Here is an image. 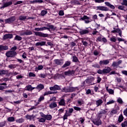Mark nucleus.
Masks as SVG:
<instances>
[{"label":"nucleus","instance_id":"obj_5","mask_svg":"<svg viewBox=\"0 0 127 127\" xmlns=\"http://www.w3.org/2000/svg\"><path fill=\"white\" fill-rule=\"evenodd\" d=\"M94 81H95V77L93 76H89L85 80L86 84L88 85H95Z\"/></svg>","mask_w":127,"mask_h":127},{"label":"nucleus","instance_id":"obj_44","mask_svg":"<svg viewBox=\"0 0 127 127\" xmlns=\"http://www.w3.org/2000/svg\"><path fill=\"white\" fill-rule=\"evenodd\" d=\"M63 113H64V108H61L58 110V114L59 115H62Z\"/></svg>","mask_w":127,"mask_h":127},{"label":"nucleus","instance_id":"obj_42","mask_svg":"<svg viewBox=\"0 0 127 127\" xmlns=\"http://www.w3.org/2000/svg\"><path fill=\"white\" fill-rule=\"evenodd\" d=\"M122 127H127V120L125 121L121 124Z\"/></svg>","mask_w":127,"mask_h":127},{"label":"nucleus","instance_id":"obj_14","mask_svg":"<svg viewBox=\"0 0 127 127\" xmlns=\"http://www.w3.org/2000/svg\"><path fill=\"white\" fill-rule=\"evenodd\" d=\"M97 9L99 10H102L104 11H108L109 10V8L104 6H99L97 7Z\"/></svg>","mask_w":127,"mask_h":127},{"label":"nucleus","instance_id":"obj_57","mask_svg":"<svg viewBox=\"0 0 127 127\" xmlns=\"http://www.w3.org/2000/svg\"><path fill=\"white\" fill-rule=\"evenodd\" d=\"M15 67H16L15 64H9L8 65V68H10V69H14Z\"/></svg>","mask_w":127,"mask_h":127},{"label":"nucleus","instance_id":"obj_13","mask_svg":"<svg viewBox=\"0 0 127 127\" xmlns=\"http://www.w3.org/2000/svg\"><path fill=\"white\" fill-rule=\"evenodd\" d=\"M64 74L66 76H71V75L75 74V71L74 70H69L67 71H64Z\"/></svg>","mask_w":127,"mask_h":127},{"label":"nucleus","instance_id":"obj_56","mask_svg":"<svg viewBox=\"0 0 127 127\" xmlns=\"http://www.w3.org/2000/svg\"><path fill=\"white\" fill-rule=\"evenodd\" d=\"M110 41H112V42H116L117 41V39H116V37H112L110 38Z\"/></svg>","mask_w":127,"mask_h":127},{"label":"nucleus","instance_id":"obj_60","mask_svg":"<svg viewBox=\"0 0 127 127\" xmlns=\"http://www.w3.org/2000/svg\"><path fill=\"white\" fill-rule=\"evenodd\" d=\"M118 9H120L121 10H125V6L120 5L118 6Z\"/></svg>","mask_w":127,"mask_h":127},{"label":"nucleus","instance_id":"obj_21","mask_svg":"<svg viewBox=\"0 0 127 127\" xmlns=\"http://www.w3.org/2000/svg\"><path fill=\"white\" fill-rule=\"evenodd\" d=\"M11 4H12V1H9V2L4 3L3 4V6L0 7V8H4V7H7V6H9V5H11Z\"/></svg>","mask_w":127,"mask_h":127},{"label":"nucleus","instance_id":"obj_48","mask_svg":"<svg viewBox=\"0 0 127 127\" xmlns=\"http://www.w3.org/2000/svg\"><path fill=\"white\" fill-rule=\"evenodd\" d=\"M77 103L78 105H80V106L83 105L84 104V101L82 100V99H79L77 100Z\"/></svg>","mask_w":127,"mask_h":127},{"label":"nucleus","instance_id":"obj_1","mask_svg":"<svg viewBox=\"0 0 127 127\" xmlns=\"http://www.w3.org/2000/svg\"><path fill=\"white\" fill-rule=\"evenodd\" d=\"M73 112H74V109L73 108H68V110H65V113L63 116L64 121L67 120L68 117H71L72 114H73Z\"/></svg>","mask_w":127,"mask_h":127},{"label":"nucleus","instance_id":"obj_53","mask_svg":"<svg viewBox=\"0 0 127 127\" xmlns=\"http://www.w3.org/2000/svg\"><path fill=\"white\" fill-rule=\"evenodd\" d=\"M26 119H27V120H32V119H33V116H31V115H26Z\"/></svg>","mask_w":127,"mask_h":127},{"label":"nucleus","instance_id":"obj_24","mask_svg":"<svg viewBox=\"0 0 127 127\" xmlns=\"http://www.w3.org/2000/svg\"><path fill=\"white\" fill-rule=\"evenodd\" d=\"M104 103V101L102 99H99L96 101V105L97 107H99L100 106H102V104Z\"/></svg>","mask_w":127,"mask_h":127},{"label":"nucleus","instance_id":"obj_36","mask_svg":"<svg viewBox=\"0 0 127 127\" xmlns=\"http://www.w3.org/2000/svg\"><path fill=\"white\" fill-rule=\"evenodd\" d=\"M27 18L26 16L20 15L19 16V20H25Z\"/></svg>","mask_w":127,"mask_h":127},{"label":"nucleus","instance_id":"obj_16","mask_svg":"<svg viewBox=\"0 0 127 127\" xmlns=\"http://www.w3.org/2000/svg\"><path fill=\"white\" fill-rule=\"evenodd\" d=\"M45 45H46V42L45 41L39 42L35 44L36 46H44Z\"/></svg>","mask_w":127,"mask_h":127},{"label":"nucleus","instance_id":"obj_26","mask_svg":"<svg viewBox=\"0 0 127 127\" xmlns=\"http://www.w3.org/2000/svg\"><path fill=\"white\" fill-rule=\"evenodd\" d=\"M58 93V92H57V91H55V92L47 91L44 93V96H47L48 95H52V94H57Z\"/></svg>","mask_w":127,"mask_h":127},{"label":"nucleus","instance_id":"obj_22","mask_svg":"<svg viewBox=\"0 0 127 127\" xmlns=\"http://www.w3.org/2000/svg\"><path fill=\"white\" fill-rule=\"evenodd\" d=\"M105 4L107 5V6H109V7H110L112 9H115L116 7L114 5L111 4L109 2H105Z\"/></svg>","mask_w":127,"mask_h":127},{"label":"nucleus","instance_id":"obj_8","mask_svg":"<svg viewBox=\"0 0 127 127\" xmlns=\"http://www.w3.org/2000/svg\"><path fill=\"white\" fill-rule=\"evenodd\" d=\"M50 90L51 91H57L61 90V87L59 85H55L54 86L50 87Z\"/></svg>","mask_w":127,"mask_h":127},{"label":"nucleus","instance_id":"obj_54","mask_svg":"<svg viewBox=\"0 0 127 127\" xmlns=\"http://www.w3.org/2000/svg\"><path fill=\"white\" fill-rule=\"evenodd\" d=\"M21 102H22V101L21 100H18L17 101H14L13 102V104L14 105H19V104H20V103H21Z\"/></svg>","mask_w":127,"mask_h":127},{"label":"nucleus","instance_id":"obj_23","mask_svg":"<svg viewBox=\"0 0 127 127\" xmlns=\"http://www.w3.org/2000/svg\"><path fill=\"white\" fill-rule=\"evenodd\" d=\"M49 106L50 109H54L57 107V103L56 102L51 103Z\"/></svg>","mask_w":127,"mask_h":127},{"label":"nucleus","instance_id":"obj_62","mask_svg":"<svg viewBox=\"0 0 127 127\" xmlns=\"http://www.w3.org/2000/svg\"><path fill=\"white\" fill-rule=\"evenodd\" d=\"M59 14L61 15V16H63V15H64V11L60 10L59 12Z\"/></svg>","mask_w":127,"mask_h":127},{"label":"nucleus","instance_id":"obj_45","mask_svg":"<svg viewBox=\"0 0 127 127\" xmlns=\"http://www.w3.org/2000/svg\"><path fill=\"white\" fill-rule=\"evenodd\" d=\"M116 33H119V35L122 37V30L120 28L116 29Z\"/></svg>","mask_w":127,"mask_h":127},{"label":"nucleus","instance_id":"obj_25","mask_svg":"<svg viewBox=\"0 0 127 127\" xmlns=\"http://www.w3.org/2000/svg\"><path fill=\"white\" fill-rule=\"evenodd\" d=\"M59 105L60 106H65L66 105V103H65V99H62L60 100V101L59 102Z\"/></svg>","mask_w":127,"mask_h":127},{"label":"nucleus","instance_id":"obj_39","mask_svg":"<svg viewBox=\"0 0 127 127\" xmlns=\"http://www.w3.org/2000/svg\"><path fill=\"white\" fill-rule=\"evenodd\" d=\"M7 121L8 122H9L10 123L14 122V121H15L14 117H9L7 118Z\"/></svg>","mask_w":127,"mask_h":127},{"label":"nucleus","instance_id":"obj_28","mask_svg":"<svg viewBox=\"0 0 127 127\" xmlns=\"http://www.w3.org/2000/svg\"><path fill=\"white\" fill-rule=\"evenodd\" d=\"M105 114H107V111L105 110H102L99 113L98 117H99V118H101V117H102L103 115H105Z\"/></svg>","mask_w":127,"mask_h":127},{"label":"nucleus","instance_id":"obj_61","mask_svg":"<svg viewBox=\"0 0 127 127\" xmlns=\"http://www.w3.org/2000/svg\"><path fill=\"white\" fill-rule=\"evenodd\" d=\"M122 5H126L127 6V0H123V2L122 3Z\"/></svg>","mask_w":127,"mask_h":127},{"label":"nucleus","instance_id":"obj_15","mask_svg":"<svg viewBox=\"0 0 127 127\" xmlns=\"http://www.w3.org/2000/svg\"><path fill=\"white\" fill-rule=\"evenodd\" d=\"M89 19H90V18L86 15H84L83 17L80 18L81 20H84L85 23H89V22H90Z\"/></svg>","mask_w":127,"mask_h":127},{"label":"nucleus","instance_id":"obj_18","mask_svg":"<svg viewBox=\"0 0 127 127\" xmlns=\"http://www.w3.org/2000/svg\"><path fill=\"white\" fill-rule=\"evenodd\" d=\"M89 30H83L81 29L79 31V33L80 35H84L85 34H88L89 33Z\"/></svg>","mask_w":127,"mask_h":127},{"label":"nucleus","instance_id":"obj_49","mask_svg":"<svg viewBox=\"0 0 127 127\" xmlns=\"http://www.w3.org/2000/svg\"><path fill=\"white\" fill-rule=\"evenodd\" d=\"M46 76H47V74L46 73H45V74H42V73L39 74V77H40V78H46Z\"/></svg>","mask_w":127,"mask_h":127},{"label":"nucleus","instance_id":"obj_12","mask_svg":"<svg viewBox=\"0 0 127 127\" xmlns=\"http://www.w3.org/2000/svg\"><path fill=\"white\" fill-rule=\"evenodd\" d=\"M71 65V61H67L65 62L64 65L62 66L63 69H65V68H67V67H69Z\"/></svg>","mask_w":127,"mask_h":127},{"label":"nucleus","instance_id":"obj_52","mask_svg":"<svg viewBox=\"0 0 127 127\" xmlns=\"http://www.w3.org/2000/svg\"><path fill=\"white\" fill-rule=\"evenodd\" d=\"M95 2L97 3H101L102 2H104L105 0H94Z\"/></svg>","mask_w":127,"mask_h":127},{"label":"nucleus","instance_id":"obj_55","mask_svg":"<svg viewBox=\"0 0 127 127\" xmlns=\"http://www.w3.org/2000/svg\"><path fill=\"white\" fill-rule=\"evenodd\" d=\"M96 30H97L96 29H94V30L92 31V34L93 35H96V34H97V33H99V32H98Z\"/></svg>","mask_w":127,"mask_h":127},{"label":"nucleus","instance_id":"obj_33","mask_svg":"<svg viewBox=\"0 0 127 127\" xmlns=\"http://www.w3.org/2000/svg\"><path fill=\"white\" fill-rule=\"evenodd\" d=\"M124 116H123V114H121L118 118V122L119 123H122V122H123V121H124Z\"/></svg>","mask_w":127,"mask_h":127},{"label":"nucleus","instance_id":"obj_10","mask_svg":"<svg viewBox=\"0 0 127 127\" xmlns=\"http://www.w3.org/2000/svg\"><path fill=\"white\" fill-rule=\"evenodd\" d=\"M13 37V35L12 34H6L3 37V39L5 40L6 39H11Z\"/></svg>","mask_w":127,"mask_h":127},{"label":"nucleus","instance_id":"obj_31","mask_svg":"<svg viewBox=\"0 0 127 127\" xmlns=\"http://www.w3.org/2000/svg\"><path fill=\"white\" fill-rule=\"evenodd\" d=\"M14 40H17V41H20L22 40V37H20V36L16 35L14 38Z\"/></svg>","mask_w":127,"mask_h":127},{"label":"nucleus","instance_id":"obj_51","mask_svg":"<svg viewBox=\"0 0 127 127\" xmlns=\"http://www.w3.org/2000/svg\"><path fill=\"white\" fill-rule=\"evenodd\" d=\"M92 67H94V68H97L98 69H100V68H101V66L98 64H93L92 65Z\"/></svg>","mask_w":127,"mask_h":127},{"label":"nucleus","instance_id":"obj_50","mask_svg":"<svg viewBox=\"0 0 127 127\" xmlns=\"http://www.w3.org/2000/svg\"><path fill=\"white\" fill-rule=\"evenodd\" d=\"M6 125V122L4 121L0 123V127H4Z\"/></svg>","mask_w":127,"mask_h":127},{"label":"nucleus","instance_id":"obj_38","mask_svg":"<svg viewBox=\"0 0 127 127\" xmlns=\"http://www.w3.org/2000/svg\"><path fill=\"white\" fill-rule=\"evenodd\" d=\"M25 35H31L32 34V31L29 30H26L25 31Z\"/></svg>","mask_w":127,"mask_h":127},{"label":"nucleus","instance_id":"obj_64","mask_svg":"<svg viewBox=\"0 0 127 127\" xmlns=\"http://www.w3.org/2000/svg\"><path fill=\"white\" fill-rule=\"evenodd\" d=\"M124 116L127 117V108H126L123 112Z\"/></svg>","mask_w":127,"mask_h":127},{"label":"nucleus","instance_id":"obj_4","mask_svg":"<svg viewBox=\"0 0 127 127\" xmlns=\"http://www.w3.org/2000/svg\"><path fill=\"white\" fill-rule=\"evenodd\" d=\"M5 55L7 58L15 57L17 55V53L15 51H8L6 52Z\"/></svg>","mask_w":127,"mask_h":127},{"label":"nucleus","instance_id":"obj_6","mask_svg":"<svg viewBox=\"0 0 127 127\" xmlns=\"http://www.w3.org/2000/svg\"><path fill=\"white\" fill-rule=\"evenodd\" d=\"M15 19H16L15 16H13L6 19H5V23H9V24H10V23H12L15 20Z\"/></svg>","mask_w":127,"mask_h":127},{"label":"nucleus","instance_id":"obj_19","mask_svg":"<svg viewBox=\"0 0 127 127\" xmlns=\"http://www.w3.org/2000/svg\"><path fill=\"white\" fill-rule=\"evenodd\" d=\"M34 89H35V87H32L31 85H28L25 87L26 91H30L31 92H32V90H34Z\"/></svg>","mask_w":127,"mask_h":127},{"label":"nucleus","instance_id":"obj_59","mask_svg":"<svg viewBox=\"0 0 127 127\" xmlns=\"http://www.w3.org/2000/svg\"><path fill=\"white\" fill-rule=\"evenodd\" d=\"M115 103V101L113 100H110L109 102L107 103V105H111L112 104H114Z\"/></svg>","mask_w":127,"mask_h":127},{"label":"nucleus","instance_id":"obj_43","mask_svg":"<svg viewBox=\"0 0 127 127\" xmlns=\"http://www.w3.org/2000/svg\"><path fill=\"white\" fill-rule=\"evenodd\" d=\"M73 109L74 110H75V111H77V112H81V111L82 110V109H81V108L77 106H74Z\"/></svg>","mask_w":127,"mask_h":127},{"label":"nucleus","instance_id":"obj_34","mask_svg":"<svg viewBox=\"0 0 127 127\" xmlns=\"http://www.w3.org/2000/svg\"><path fill=\"white\" fill-rule=\"evenodd\" d=\"M47 26H48V27H49L50 29H52V30H55L57 28L56 27H55L53 25H50V24H48Z\"/></svg>","mask_w":127,"mask_h":127},{"label":"nucleus","instance_id":"obj_30","mask_svg":"<svg viewBox=\"0 0 127 127\" xmlns=\"http://www.w3.org/2000/svg\"><path fill=\"white\" fill-rule=\"evenodd\" d=\"M35 89H38V90H43V89H44V85L42 84H40L37 85L36 87H35Z\"/></svg>","mask_w":127,"mask_h":127},{"label":"nucleus","instance_id":"obj_63","mask_svg":"<svg viewBox=\"0 0 127 127\" xmlns=\"http://www.w3.org/2000/svg\"><path fill=\"white\" fill-rule=\"evenodd\" d=\"M29 77H35V74L33 73V72H30L29 73Z\"/></svg>","mask_w":127,"mask_h":127},{"label":"nucleus","instance_id":"obj_46","mask_svg":"<svg viewBox=\"0 0 127 127\" xmlns=\"http://www.w3.org/2000/svg\"><path fill=\"white\" fill-rule=\"evenodd\" d=\"M47 10H42L41 12V15H42V16H44L45 14H47Z\"/></svg>","mask_w":127,"mask_h":127},{"label":"nucleus","instance_id":"obj_37","mask_svg":"<svg viewBox=\"0 0 127 127\" xmlns=\"http://www.w3.org/2000/svg\"><path fill=\"white\" fill-rule=\"evenodd\" d=\"M38 122H39V123H45V122L46 121L45 118H38Z\"/></svg>","mask_w":127,"mask_h":127},{"label":"nucleus","instance_id":"obj_27","mask_svg":"<svg viewBox=\"0 0 127 127\" xmlns=\"http://www.w3.org/2000/svg\"><path fill=\"white\" fill-rule=\"evenodd\" d=\"M6 74H8V70H0V76H1V75H6Z\"/></svg>","mask_w":127,"mask_h":127},{"label":"nucleus","instance_id":"obj_58","mask_svg":"<svg viewBox=\"0 0 127 127\" xmlns=\"http://www.w3.org/2000/svg\"><path fill=\"white\" fill-rule=\"evenodd\" d=\"M108 92V93H109L110 95H114V90L112 89H109Z\"/></svg>","mask_w":127,"mask_h":127},{"label":"nucleus","instance_id":"obj_47","mask_svg":"<svg viewBox=\"0 0 127 127\" xmlns=\"http://www.w3.org/2000/svg\"><path fill=\"white\" fill-rule=\"evenodd\" d=\"M24 122V120L22 118L16 120V123H18L19 124H21Z\"/></svg>","mask_w":127,"mask_h":127},{"label":"nucleus","instance_id":"obj_3","mask_svg":"<svg viewBox=\"0 0 127 127\" xmlns=\"http://www.w3.org/2000/svg\"><path fill=\"white\" fill-rule=\"evenodd\" d=\"M76 89H77V87H64L62 90V92H64V93H72V92H75Z\"/></svg>","mask_w":127,"mask_h":127},{"label":"nucleus","instance_id":"obj_17","mask_svg":"<svg viewBox=\"0 0 127 127\" xmlns=\"http://www.w3.org/2000/svg\"><path fill=\"white\" fill-rule=\"evenodd\" d=\"M122 62H123L122 60L119 61L117 63L116 62H114L112 64V66H113V67H118V66H119L120 64H122Z\"/></svg>","mask_w":127,"mask_h":127},{"label":"nucleus","instance_id":"obj_11","mask_svg":"<svg viewBox=\"0 0 127 127\" xmlns=\"http://www.w3.org/2000/svg\"><path fill=\"white\" fill-rule=\"evenodd\" d=\"M55 64L56 65H63L64 64V62L63 60L56 59L54 60Z\"/></svg>","mask_w":127,"mask_h":127},{"label":"nucleus","instance_id":"obj_32","mask_svg":"<svg viewBox=\"0 0 127 127\" xmlns=\"http://www.w3.org/2000/svg\"><path fill=\"white\" fill-rule=\"evenodd\" d=\"M72 62H75V63H78L79 62V59H78V58L76 57L75 56H72Z\"/></svg>","mask_w":127,"mask_h":127},{"label":"nucleus","instance_id":"obj_7","mask_svg":"<svg viewBox=\"0 0 127 127\" xmlns=\"http://www.w3.org/2000/svg\"><path fill=\"white\" fill-rule=\"evenodd\" d=\"M36 36H40V37H48V34H44L41 32H34Z\"/></svg>","mask_w":127,"mask_h":127},{"label":"nucleus","instance_id":"obj_9","mask_svg":"<svg viewBox=\"0 0 127 127\" xmlns=\"http://www.w3.org/2000/svg\"><path fill=\"white\" fill-rule=\"evenodd\" d=\"M109 63H110V60L100 61L99 62V65L100 66H103V65H108Z\"/></svg>","mask_w":127,"mask_h":127},{"label":"nucleus","instance_id":"obj_2","mask_svg":"<svg viewBox=\"0 0 127 127\" xmlns=\"http://www.w3.org/2000/svg\"><path fill=\"white\" fill-rule=\"evenodd\" d=\"M112 71V68L111 67L107 66L105 67V68H104L103 70L101 69H98L97 70V73L98 74H108L110 73Z\"/></svg>","mask_w":127,"mask_h":127},{"label":"nucleus","instance_id":"obj_41","mask_svg":"<svg viewBox=\"0 0 127 127\" xmlns=\"http://www.w3.org/2000/svg\"><path fill=\"white\" fill-rule=\"evenodd\" d=\"M44 100V96H41L39 99H38V102L37 103V104L36 105V106H37V105H39V103H40V102H41L42 101H43Z\"/></svg>","mask_w":127,"mask_h":127},{"label":"nucleus","instance_id":"obj_29","mask_svg":"<svg viewBox=\"0 0 127 127\" xmlns=\"http://www.w3.org/2000/svg\"><path fill=\"white\" fill-rule=\"evenodd\" d=\"M46 121H51L52 120V115H46L45 116Z\"/></svg>","mask_w":127,"mask_h":127},{"label":"nucleus","instance_id":"obj_20","mask_svg":"<svg viewBox=\"0 0 127 127\" xmlns=\"http://www.w3.org/2000/svg\"><path fill=\"white\" fill-rule=\"evenodd\" d=\"M3 50H8V46L2 45H0V52L3 51Z\"/></svg>","mask_w":127,"mask_h":127},{"label":"nucleus","instance_id":"obj_35","mask_svg":"<svg viewBox=\"0 0 127 127\" xmlns=\"http://www.w3.org/2000/svg\"><path fill=\"white\" fill-rule=\"evenodd\" d=\"M118 112L117 111V110H113L112 111H111V112H110V117H112L113 116H114V115H116V114H117Z\"/></svg>","mask_w":127,"mask_h":127},{"label":"nucleus","instance_id":"obj_40","mask_svg":"<svg viewBox=\"0 0 127 127\" xmlns=\"http://www.w3.org/2000/svg\"><path fill=\"white\" fill-rule=\"evenodd\" d=\"M117 102L120 105H123L124 104V101H123V99H122V98H121L120 97L118 98Z\"/></svg>","mask_w":127,"mask_h":127}]
</instances>
